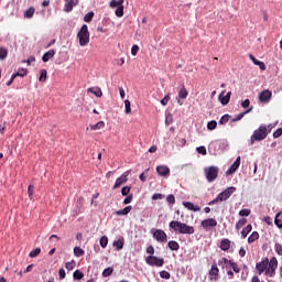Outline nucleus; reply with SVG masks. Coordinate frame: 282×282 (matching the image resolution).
<instances>
[{"label":"nucleus","instance_id":"f257e3e1","mask_svg":"<svg viewBox=\"0 0 282 282\" xmlns=\"http://www.w3.org/2000/svg\"><path fill=\"white\" fill-rule=\"evenodd\" d=\"M278 268H279V260H276V257H273L271 259L264 258L262 261L256 264V270L258 274H265V276H270V279H273V276H276Z\"/></svg>","mask_w":282,"mask_h":282},{"label":"nucleus","instance_id":"f03ea898","mask_svg":"<svg viewBox=\"0 0 282 282\" xmlns=\"http://www.w3.org/2000/svg\"><path fill=\"white\" fill-rule=\"evenodd\" d=\"M169 226L174 232H177L178 235H195V227L187 225L186 223L172 220Z\"/></svg>","mask_w":282,"mask_h":282},{"label":"nucleus","instance_id":"7ed1b4c3","mask_svg":"<svg viewBox=\"0 0 282 282\" xmlns=\"http://www.w3.org/2000/svg\"><path fill=\"white\" fill-rule=\"evenodd\" d=\"M272 131V126H263L261 124L257 130L253 131V134L250 137L249 144L252 147L256 142H261L262 140H265L268 138V134H270Z\"/></svg>","mask_w":282,"mask_h":282},{"label":"nucleus","instance_id":"20e7f679","mask_svg":"<svg viewBox=\"0 0 282 282\" xmlns=\"http://www.w3.org/2000/svg\"><path fill=\"white\" fill-rule=\"evenodd\" d=\"M236 191L237 187L235 186L227 187L225 191L219 193L216 198L210 200L208 203V206H215V204H219V202H226V199H230L232 193H236Z\"/></svg>","mask_w":282,"mask_h":282},{"label":"nucleus","instance_id":"39448f33","mask_svg":"<svg viewBox=\"0 0 282 282\" xmlns=\"http://www.w3.org/2000/svg\"><path fill=\"white\" fill-rule=\"evenodd\" d=\"M77 39H79V45L82 47L89 45V28L87 26V24H83L77 33Z\"/></svg>","mask_w":282,"mask_h":282},{"label":"nucleus","instance_id":"423d86ee","mask_svg":"<svg viewBox=\"0 0 282 282\" xmlns=\"http://www.w3.org/2000/svg\"><path fill=\"white\" fill-rule=\"evenodd\" d=\"M204 173L207 182L213 183L217 177H219V167L215 165L205 167Z\"/></svg>","mask_w":282,"mask_h":282},{"label":"nucleus","instance_id":"0eeeda50","mask_svg":"<svg viewBox=\"0 0 282 282\" xmlns=\"http://www.w3.org/2000/svg\"><path fill=\"white\" fill-rule=\"evenodd\" d=\"M145 263H148V265H152L155 268H162V265H164V258H158L156 256H148L145 258Z\"/></svg>","mask_w":282,"mask_h":282},{"label":"nucleus","instance_id":"6e6552de","mask_svg":"<svg viewBox=\"0 0 282 282\" xmlns=\"http://www.w3.org/2000/svg\"><path fill=\"white\" fill-rule=\"evenodd\" d=\"M230 265V268H232V271L236 274H239V272H241V269L239 268V264H237V262H234L232 260H229L228 258H221L220 260H218V265Z\"/></svg>","mask_w":282,"mask_h":282},{"label":"nucleus","instance_id":"1a4fd4ad","mask_svg":"<svg viewBox=\"0 0 282 282\" xmlns=\"http://www.w3.org/2000/svg\"><path fill=\"white\" fill-rule=\"evenodd\" d=\"M153 238L159 241V243H166L169 236L162 229H154L152 232Z\"/></svg>","mask_w":282,"mask_h":282},{"label":"nucleus","instance_id":"9d476101","mask_svg":"<svg viewBox=\"0 0 282 282\" xmlns=\"http://www.w3.org/2000/svg\"><path fill=\"white\" fill-rule=\"evenodd\" d=\"M202 228L208 232L212 228H217V219L215 218H207L205 220H202L200 223Z\"/></svg>","mask_w":282,"mask_h":282},{"label":"nucleus","instance_id":"9b49d317","mask_svg":"<svg viewBox=\"0 0 282 282\" xmlns=\"http://www.w3.org/2000/svg\"><path fill=\"white\" fill-rule=\"evenodd\" d=\"M129 173H131L130 171H126L120 177H118L116 180V183L113 185V189L116 188H120V186H122V184H127V182H129Z\"/></svg>","mask_w":282,"mask_h":282},{"label":"nucleus","instance_id":"f8f14e48","mask_svg":"<svg viewBox=\"0 0 282 282\" xmlns=\"http://www.w3.org/2000/svg\"><path fill=\"white\" fill-rule=\"evenodd\" d=\"M241 166V156H238L236 161L232 163V165L227 170L226 175H234V173H237V170Z\"/></svg>","mask_w":282,"mask_h":282},{"label":"nucleus","instance_id":"ddd939ff","mask_svg":"<svg viewBox=\"0 0 282 282\" xmlns=\"http://www.w3.org/2000/svg\"><path fill=\"white\" fill-rule=\"evenodd\" d=\"M260 102H270L272 100V93L270 90H263L259 95Z\"/></svg>","mask_w":282,"mask_h":282},{"label":"nucleus","instance_id":"4468645a","mask_svg":"<svg viewBox=\"0 0 282 282\" xmlns=\"http://www.w3.org/2000/svg\"><path fill=\"white\" fill-rule=\"evenodd\" d=\"M75 6H78V0H65L64 12H72Z\"/></svg>","mask_w":282,"mask_h":282},{"label":"nucleus","instance_id":"2eb2a0df","mask_svg":"<svg viewBox=\"0 0 282 282\" xmlns=\"http://www.w3.org/2000/svg\"><path fill=\"white\" fill-rule=\"evenodd\" d=\"M156 173H159L161 177H166V175L171 174V169L166 165H159L156 166Z\"/></svg>","mask_w":282,"mask_h":282},{"label":"nucleus","instance_id":"dca6fc26","mask_svg":"<svg viewBox=\"0 0 282 282\" xmlns=\"http://www.w3.org/2000/svg\"><path fill=\"white\" fill-rule=\"evenodd\" d=\"M209 276H213L214 281H217V279H219V268H217V262H214L212 264Z\"/></svg>","mask_w":282,"mask_h":282},{"label":"nucleus","instance_id":"f3484780","mask_svg":"<svg viewBox=\"0 0 282 282\" xmlns=\"http://www.w3.org/2000/svg\"><path fill=\"white\" fill-rule=\"evenodd\" d=\"M183 206L187 208V210H192L193 213H199V210H202L200 206H197L191 202H184Z\"/></svg>","mask_w":282,"mask_h":282},{"label":"nucleus","instance_id":"a211bd4d","mask_svg":"<svg viewBox=\"0 0 282 282\" xmlns=\"http://www.w3.org/2000/svg\"><path fill=\"white\" fill-rule=\"evenodd\" d=\"M249 58H250V61H252L253 65H257L258 67H260V69L262 72H265V69H267L265 63L257 59V57H254V55H252V54L249 55Z\"/></svg>","mask_w":282,"mask_h":282},{"label":"nucleus","instance_id":"6ab92c4d","mask_svg":"<svg viewBox=\"0 0 282 282\" xmlns=\"http://www.w3.org/2000/svg\"><path fill=\"white\" fill-rule=\"evenodd\" d=\"M220 250H223L224 252H228V250H230V239L224 238L220 241Z\"/></svg>","mask_w":282,"mask_h":282},{"label":"nucleus","instance_id":"aec40b11","mask_svg":"<svg viewBox=\"0 0 282 282\" xmlns=\"http://www.w3.org/2000/svg\"><path fill=\"white\" fill-rule=\"evenodd\" d=\"M56 54V51H54V48H51L48 52H46L43 56H42V61L43 63H47L51 58H54V55Z\"/></svg>","mask_w":282,"mask_h":282},{"label":"nucleus","instance_id":"412c9836","mask_svg":"<svg viewBox=\"0 0 282 282\" xmlns=\"http://www.w3.org/2000/svg\"><path fill=\"white\" fill-rule=\"evenodd\" d=\"M131 210H133V207H131V205L124 207L123 209H119L116 212L117 217H124L127 216L128 213H130Z\"/></svg>","mask_w":282,"mask_h":282},{"label":"nucleus","instance_id":"4be33fe9","mask_svg":"<svg viewBox=\"0 0 282 282\" xmlns=\"http://www.w3.org/2000/svg\"><path fill=\"white\" fill-rule=\"evenodd\" d=\"M112 246L113 248H116V250H122V248H124V238L121 237L118 240L113 241Z\"/></svg>","mask_w":282,"mask_h":282},{"label":"nucleus","instance_id":"5701e85b","mask_svg":"<svg viewBox=\"0 0 282 282\" xmlns=\"http://www.w3.org/2000/svg\"><path fill=\"white\" fill-rule=\"evenodd\" d=\"M252 109H254L253 107H250L248 110L240 112L239 115H237V117H235L231 122H239V120L243 119V116L250 113V111H252Z\"/></svg>","mask_w":282,"mask_h":282},{"label":"nucleus","instance_id":"b1692460","mask_svg":"<svg viewBox=\"0 0 282 282\" xmlns=\"http://www.w3.org/2000/svg\"><path fill=\"white\" fill-rule=\"evenodd\" d=\"M167 247L170 248V250L177 252V250H180V242L171 240L169 241Z\"/></svg>","mask_w":282,"mask_h":282},{"label":"nucleus","instance_id":"393cba45","mask_svg":"<svg viewBox=\"0 0 282 282\" xmlns=\"http://www.w3.org/2000/svg\"><path fill=\"white\" fill-rule=\"evenodd\" d=\"M250 232H252V225H247V226L241 230V237H242V239H246V237H248V235H250Z\"/></svg>","mask_w":282,"mask_h":282},{"label":"nucleus","instance_id":"a878e982","mask_svg":"<svg viewBox=\"0 0 282 282\" xmlns=\"http://www.w3.org/2000/svg\"><path fill=\"white\" fill-rule=\"evenodd\" d=\"M248 224V219L247 218H241L239 221L236 223V230L239 231L241 230V228H243V226H246Z\"/></svg>","mask_w":282,"mask_h":282},{"label":"nucleus","instance_id":"bb28decb","mask_svg":"<svg viewBox=\"0 0 282 282\" xmlns=\"http://www.w3.org/2000/svg\"><path fill=\"white\" fill-rule=\"evenodd\" d=\"M91 131H98V129H105V121H98L96 124H90Z\"/></svg>","mask_w":282,"mask_h":282},{"label":"nucleus","instance_id":"cd10ccee","mask_svg":"<svg viewBox=\"0 0 282 282\" xmlns=\"http://www.w3.org/2000/svg\"><path fill=\"white\" fill-rule=\"evenodd\" d=\"M259 240V232L253 231L249 237H248V243H254V241Z\"/></svg>","mask_w":282,"mask_h":282},{"label":"nucleus","instance_id":"c85d7f7f","mask_svg":"<svg viewBox=\"0 0 282 282\" xmlns=\"http://www.w3.org/2000/svg\"><path fill=\"white\" fill-rule=\"evenodd\" d=\"M34 12H36V9H34V7L29 8V9L24 12V18H25V19H32V17H34Z\"/></svg>","mask_w":282,"mask_h":282},{"label":"nucleus","instance_id":"c756f323","mask_svg":"<svg viewBox=\"0 0 282 282\" xmlns=\"http://www.w3.org/2000/svg\"><path fill=\"white\" fill-rule=\"evenodd\" d=\"M88 91H90L91 94L97 96V98H101L102 97V90L99 87L89 88Z\"/></svg>","mask_w":282,"mask_h":282},{"label":"nucleus","instance_id":"7c9ffc66","mask_svg":"<svg viewBox=\"0 0 282 282\" xmlns=\"http://www.w3.org/2000/svg\"><path fill=\"white\" fill-rule=\"evenodd\" d=\"M39 80H40V83H45V80H47V69L40 70Z\"/></svg>","mask_w":282,"mask_h":282},{"label":"nucleus","instance_id":"2f4dec72","mask_svg":"<svg viewBox=\"0 0 282 282\" xmlns=\"http://www.w3.org/2000/svg\"><path fill=\"white\" fill-rule=\"evenodd\" d=\"M224 94H226V91H223L219 95L218 99L221 102V105H228V102H230V99L226 95L224 96Z\"/></svg>","mask_w":282,"mask_h":282},{"label":"nucleus","instance_id":"473e14b6","mask_svg":"<svg viewBox=\"0 0 282 282\" xmlns=\"http://www.w3.org/2000/svg\"><path fill=\"white\" fill-rule=\"evenodd\" d=\"M73 278L77 281H80V279H85V273H83L80 270H76L73 273Z\"/></svg>","mask_w":282,"mask_h":282},{"label":"nucleus","instance_id":"72a5a7b5","mask_svg":"<svg viewBox=\"0 0 282 282\" xmlns=\"http://www.w3.org/2000/svg\"><path fill=\"white\" fill-rule=\"evenodd\" d=\"M274 224L278 228H282V214L281 213L276 214Z\"/></svg>","mask_w":282,"mask_h":282},{"label":"nucleus","instance_id":"f704fd0d","mask_svg":"<svg viewBox=\"0 0 282 282\" xmlns=\"http://www.w3.org/2000/svg\"><path fill=\"white\" fill-rule=\"evenodd\" d=\"M188 97V90H186V88H182L180 91H178V98H182V100H185V98Z\"/></svg>","mask_w":282,"mask_h":282},{"label":"nucleus","instance_id":"c9c22d12","mask_svg":"<svg viewBox=\"0 0 282 282\" xmlns=\"http://www.w3.org/2000/svg\"><path fill=\"white\" fill-rule=\"evenodd\" d=\"M74 254H75V257H83L85 254V250H83V248H80V247H75Z\"/></svg>","mask_w":282,"mask_h":282},{"label":"nucleus","instance_id":"e433bc0d","mask_svg":"<svg viewBox=\"0 0 282 282\" xmlns=\"http://www.w3.org/2000/svg\"><path fill=\"white\" fill-rule=\"evenodd\" d=\"M84 21L86 23H91V21H94V11L88 12L85 17H84Z\"/></svg>","mask_w":282,"mask_h":282},{"label":"nucleus","instance_id":"4c0bfd02","mask_svg":"<svg viewBox=\"0 0 282 282\" xmlns=\"http://www.w3.org/2000/svg\"><path fill=\"white\" fill-rule=\"evenodd\" d=\"M8 58V50L6 47H0V61Z\"/></svg>","mask_w":282,"mask_h":282},{"label":"nucleus","instance_id":"58836bf2","mask_svg":"<svg viewBox=\"0 0 282 282\" xmlns=\"http://www.w3.org/2000/svg\"><path fill=\"white\" fill-rule=\"evenodd\" d=\"M111 274H113V268H111V267L106 268V269L102 271V276H105V278L111 276Z\"/></svg>","mask_w":282,"mask_h":282},{"label":"nucleus","instance_id":"ea45409f","mask_svg":"<svg viewBox=\"0 0 282 282\" xmlns=\"http://www.w3.org/2000/svg\"><path fill=\"white\" fill-rule=\"evenodd\" d=\"M65 268H66V270H68V271L74 270V269L76 268V261L72 260L70 262H66V263H65Z\"/></svg>","mask_w":282,"mask_h":282},{"label":"nucleus","instance_id":"a19ab883","mask_svg":"<svg viewBox=\"0 0 282 282\" xmlns=\"http://www.w3.org/2000/svg\"><path fill=\"white\" fill-rule=\"evenodd\" d=\"M207 129H208L209 131H215V129H217V121H215V120L209 121V122L207 123Z\"/></svg>","mask_w":282,"mask_h":282},{"label":"nucleus","instance_id":"79ce46f5","mask_svg":"<svg viewBox=\"0 0 282 282\" xmlns=\"http://www.w3.org/2000/svg\"><path fill=\"white\" fill-rule=\"evenodd\" d=\"M116 17H124V7L123 6H119L117 9H116Z\"/></svg>","mask_w":282,"mask_h":282},{"label":"nucleus","instance_id":"37998d69","mask_svg":"<svg viewBox=\"0 0 282 282\" xmlns=\"http://www.w3.org/2000/svg\"><path fill=\"white\" fill-rule=\"evenodd\" d=\"M108 243H109V238H107V236H102L100 238V246H101V248H107Z\"/></svg>","mask_w":282,"mask_h":282},{"label":"nucleus","instance_id":"c03bdc74","mask_svg":"<svg viewBox=\"0 0 282 282\" xmlns=\"http://www.w3.org/2000/svg\"><path fill=\"white\" fill-rule=\"evenodd\" d=\"M13 76H15V78H17V76H21V77L28 76V69L21 68L17 73H14Z\"/></svg>","mask_w":282,"mask_h":282},{"label":"nucleus","instance_id":"a18cd8bd","mask_svg":"<svg viewBox=\"0 0 282 282\" xmlns=\"http://www.w3.org/2000/svg\"><path fill=\"white\" fill-rule=\"evenodd\" d=\"M229 120H230V115H224L219 120V124H227Z\"/></svg>","mask_w":282,"mask_h":282},{"label":"nucleus","instance_id":"49530a36","mask_svg":"<svg viewBox=\"0 0 282 282\" xmlns=\"http://www.w3.org/2000/svg\"><path fill=\"white\" fill-rule=\"evenodd\" d=\"M274 250H275L276 254H279V257H282V245L281 243L276 242L274 245Z\"/></svg>","mask_w":282,"mask_h":282},{"label":"nucleus","instance_id":"de8ad7c7","mask_svg":"<svg viewBox=\"0 0 282 282\" xmlns=\"http://www.w3.org/2000/svg\"><path fill=\"white\" fill-rule=\"evenodd\" d=\"M129 193H131V186H123L121 189V194L123 195V197H127Z\"/></svg>","mask_w":282,"mask_h":282},{"label":"nucleus","instance_id":"09e8293b","mask_svg":"<svg viewBox=\"0 0 282 282\" xmlns=\"http://www.w3.org/2000/svg\"><path fill=\"white\" fill-rule=\"evenodd\" d=\"M126 113H131V101L129 99L124 100Z\"/></svg>","mask_w":282,"mask_h":282},{"label":"nucleus","instance_id":"8fccbe9b","mask_svg":"<svg viewBox=\"0 0 282 282\" xmlns=\"http://www.w3.org/2000/svg\"><path fill=\"white\" fill-rule=\"evenodd\" d=\"M166 202H167V204L173 206V204H175V195H173V194L167 195Z\"/></svg>","mask_w":282,"mask_h":282},{"label":"nucleus","instance_id":"3c124183","mask_svg":"<svg viewBox=\"0 0 282 282\" xmlns=\"http://www.w3.org/2000/svg\"><path fill=\"white\" fill-rule=\"evenodd\" d=\"M250 213H251L250 209H241V210L239 212V216H240V217H250Z\"/></svg>","mask_w":282,"mask_h":282},{"label":"nucleus","instance_id":"603ef678","mask_svg":"<svg viewBox=\"0 0 282 282\" xmlns=\"http://www.w3.org/2000/svg\"><path fill=\"white\" fill-rule=\"evenodd\" d=\"M160 276H161V279L169 280V279H171V273L169 271L163 270V271L160 272Z\"/></svg>","mask_w":282,"mask_h":282},{"label":"nucleus","instance_id":"864d4df0","mask_svg":"<svg viewBox=\"0 0 282 282\" xmlns=\"http://www.w3.org/2000/svg\"><path fill=\"white\" fill-rule=\"evenodd\" d=\"M197 153H199L200 155H206L207 151H206V147L200 145L196 149Z\"/></svg>","mask_w":282,"mask_h":282},{"label":"nucleus","instance_id":"5fc2aeb1","mask_svg":"<svg viewBox=\"0 0 282 282\" xmlns=\"http://www.w3.org/2000/svg\"><path fill=\"white\" fill-rule=\"evenodd\" d=\"M133 202V194H129L124 199L123 204L127 206V204H131Z\"/></svg>","mask_w":282,"mask_h":282},{"label":"nucleus","instance_id":"6e6d98bb","mask_svg":"<svg viewBox=\"0 0 282 282\" xmlns=\"http://www.w3.org/2000/svg\"><path fill=\"white\" fill-rule=\"evenodd\" d=\"M171 100V96L166 95L162 100H161V105H163V107H166V105H169V101Z\"/></svg>","mask_w":282,"mask_h":282},{"label":"nucleus","instance_id":"4d7b16f0","mask_svg":"<svg viewBox=\"0 0 282 282\" xmlns=\"http://www.w3.org/2000/svg\"><path fill=\"white\" fill-rule=\"evenodd\" d=\"M138 52H140V46L138 45H133L132 48H131V54L132 56H137L138 55Z\"/></svg>","mask_w":282,"mask_h":282},{"label":"nucleus","instance_id":"13d9d810","mask_svg":"<svg viewBox=\"0 0 282 282\" xmlns=\"http://www.w3.org/2000/svg\"><path fill=\"white\" fill-rule=\"evenodd\" d=\"M147 253L150 254V257H153V254H155V248L153 246H149L147 248Z\"/></svg>","mask_w":282,"mask_h":282},{"label":"nucleus","instance_id":"bf43d9fd","mask_svg":"<svg viewBox=\"0 0 282 282\" xmlns=\"http://www.w3.org/2000/svg\"><path fill=\"white\" fill-rule=\"evenodd\" d=\"M282 137V128H279L273 132V138H281Z\"/></svg>","mask_w":282,"mask_h":282},{"label":"nucleus","instance_id":"052dcab7","mask_svg":"<svg viewBox=\"0 0 282 282\" xmlns=\"http://www.w3.org/2000/svg\"><path fill=\"white\" fill-rule=\"evenodd\" d=\"M152 199L154 200L164 199V194H160V193L153 194Z\"/></svg>","mask_w":282,"mask_h":282},{"label":"nucleus","instance_id":"680f3d73","mask_svg":"<svg viewBox=\"0 0 282 282\" xmlns=\"http://www.w3.org/2000/svg\"><path fill=\"white\" fill-rule=\"evenodd\" d=\"M59 274V279L63 281V279H65V276H67V273H65V269L61 268L58 271Z\"/></svg>","mask_w":282,"mask_h":282},{"label":"nucleus","instance_id":"e2e57ef3","mask_svg":"<svg viewBox=\"0 0 282 282\" xmlns=\"http://www.w3.org/2000/svg\"><path fill=\"white\" fill-rule=\"evenodd\" d=\"M241 107L243 109H248L250 107V99H246L245 101L241 102Z\"/></svg>","mask_w":282,"mask_h":282},{"label":"nucleus","instance_id":"0e129e2a","mask_svg":"<svg viewBox=\"0 0 282 282\" xmlns=\"http://www.w3.org/2000/svg\"><path fill=\"white\" fill-rule=\"evenodd\" d=\"M28 193L29 197H32L34 195V185H29Z\"/></svg>","mask_w":282,"mask_h":282},{"label":"nucleus","instance_id":"69168bd1","mask_svg":"<svg viewBox=\"0 0 282 282\" xmlns=\"http://www.w3.org/2000/svg\"><path fill=\"white\" fill-rule=\"evenodd\" d=\"M173 123V116H167L166 119H165V124H172Z\"/></svg>","mask_w":282,"mask_h":282},{"label":"nucleus","instance_id":"338daca9","mask_svg":"<svg viewBox=\"0 0 282 282\" xmlns=\"http://www.w3.org/2000/svg\"><path fill=\"white\" fill-rule=\"evenodd\" d=\"M119 7H120V4H118V1L112 0V1L110 2V8H119Z\"/></svg>","mask_w":282,"mask_h":282},{"label":"nucleus","instance_id":"774afa93","mask_svg":"<svg viewBox=\"0 0 282 282\" xmlns=\"http://www.w3.org/2000/svg\"><path fill=\"white\" fill-rule=\"evenodd\" d=\"M158 151V145H152L150 149H149V153H155Z\"/></svg>","mask_w":282,"mask_h":282}]
</instances>
